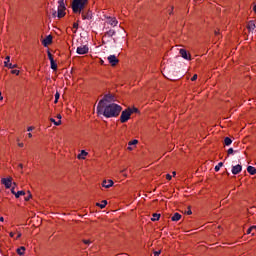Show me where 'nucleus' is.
Here are the masks:
<instances>
[{
    "label": "nucleus",
    "mask_w": 256,
    "mask_h": 256,
    "mask_svg": "<svg viewBox=\"0 0 256 256\" xmlns=\"http://www.w3.org/2000/svg\"><path fill=\"white\" fill-rule=\"evenodd\" d=\"M181 220V214L179 213H174L173 216L171 217V221L177 222Z\"/></svg>",
    "instance_id": "obj_17"
},
{
    "label": "nucleus",
    "mask_w": 256,
    "mask_h": 256,
    "mask_svg": "<svg viewBox=\"0 0 256 256\" xmlns=\"http://www.w3.org/2000/svg\"><path fill=\"white\" fill-rule=\"evenodd\" d=\"M191 81H197V74H195L192 78Z\"/></svg>",
    "instance_id": "obj_41"
},
{
    "label": "nucleus",
    "mask_w": 256,
    "mask_h": 256,
    "mask_svg": "<svg viewBox=\"0 0 256 256\" xmlns=\"http://www.w3.org/2000/svg\"><path fill=\"white\" fill-rule=\"evenodd\" d=\"M11 193H12V195H16L17 192H15V187H12Z\"/></svg>",
    "instance_id": "obj_42"
},
{
    "label": "nucleus",
    "mask_w": 256,
    "mask_h": 256,
    "mask_svg": "<svg viewBox=\"0 0 256 256\" xmlns=\"http://www.w3.org/2000/svg\"><path fill=\"white\" fill-rule=\"evenodd\" d=\"M160 217H161V214L155 213L152 215L151 221H159Z\"/></svg>",
    "instance_id": "obj_21"
},
{
    "label": "nucleus",
    "mask_w": 256,
    "mask_h": 256,
    "mask_svg": "<svg viewBox=\"0 0 256 256\" xmlns=\"http://www.w3.org/2000/svg\"><path fill=\"white\" fill-rule=\"evenodd\" d=\"M83 243H85V245H91V241L90 240H83Z\"/></svg>",
    "instance_id": "obj_37"
},
{
    "label": "nucleus",
    "mask_w": 256,
    "mask_h": 256,
    "mask_svg": "<svg viewBox=\"0 0 256 256\" xmlns=\"http://www.w3.org/2000/svg\"><path fill=\"white\" fill-rule=\"evenodd\" d=\"M97 207H100V209H105L107 207V200H103L101 203H96Z\"/></svg>",
    "instance_id": "obj_19"
},
{
    "label": "nucleus",
    "mask_w": 256,
    "mask_h": 256,
    "mask_svg": "<svg viewBox=\"0 0 256 256\" xmlns=\"http://www.w3.org/2000/svg\"><path fill=\"white\" fill-rule=\"evenodd\" d=\"M131 111V115H133V113H139V109H137L136 107L130 108Z\"/></svg>",
    "instance_id": "obj_29"
},
{
    "label": "nucleus",
    "mask_w": 256,
    "mask_h": 256,
    "mask_svg": "<svg viewBox=\"0 0 256 256\" xmlns=\"http://www.w3.org/2000/svg\"><path fill=\"white\" fill-rule=\"evenodd\" d=\"M17 67H19L17 64L11 63V67H9V69H17Z\"/></svg>",
    "instance_id": "obj_35"
},
{
    "label": "nucleus",
    "mask_w": 256,
    "mask_h": 256,
    "mask_svg": "<svg viewBox=\"0 0 256 256\" xmlns=\"http://www.w3.org/2000/svg\"><path fill=\"white\" fill-rule=\"evenodd\" d=\"M73 29H74V33H77V29H79V24L78 23H74L73 24Z\"/></svg>",
    "instance_id": "obj_30"
},
{
    "label": "nucleus",
    "mask_w": 256,
    "mask_h": 256,
    "mask_svg": "<svg viewBox=\"0 0 256 256\" xmlns=\"http://www.w3.org/2000/svg\"><path fill=\"white\" fill-rule=\"evenodd\" d=\"M33 137V134L28 133V138L31 139Z\"/></svg>",
    "instance_id": "obj_48"
},
{
    "label": "nucleus",
    "mask_w": 256,
    "mask_h": 256,
    "mask_svg": "<svg viewBox=\"0 0 256 256\" xmlns=\"http://www.w3.org/2000/svg\"><path fill=\"white\" fill-rule=\"evenodd\" d=\"M248 29H250V31H253V29H255V23L253 21H250L248 23Z\"/></svg>",
    "instance_id": "obj_23"
},
{
    "label": "nucleus",
    "mask_w": 256,
    "mask_h": 256,
    "mask_svg": "<svg viewBox=\"0 0 256 256\" xmlns=\"http://www.w3.org/2000/svg\"><path fill=\"white\" fill-rule=\"evenodd\" d=\"M193 212L191 210L187 211V215H191Z\"/></svg>",
    "instance_id": "obj_49"
},
{
    "label": "nucleus",
    "mask_w": 256,
    "mask_h": 256,
    "mask_svg": "<svg viewBox=\"0 0 256 256\" xmlns=\"http://www.w3.org/2000/svg\"><path fill=\"white\" fill-rule=\"evenodd\" d=\"M20 71L19 70H11L12 75H19Z\"/></svg>",
    "instance_id": "obj_33"
},
{
    "label": "nucleus",
    "mask_w": 256,
    "mask_h": 256,
    "mask_svg": "<svg viewBox=\"0 0 256 256\" xmlns=\"http://www.w3.org/2000/svg\"><path fill=\"white\" fill-rule=\"evenodd\" d=\"M23 195H25V191H18V192H16L15 197H16V199H19V197H21Z\"/></svg>",
    "instance_id": "obj_26"
},
{
    "label": "nucleus",
    "mask_w": 256,
    "mask_h": 256,
    "mask_svg": "<svg viewBox=\"0 0 256 256\" xmlns=\"http://www.w3.org/2000/svg\"><path fill=\"white\" fill-rule=\"evenodd\" d=\"M0 221L3 223V221H4V218H3V217H0Z\"/></svg>",
    "instance_id": "obj_53"
},
{
    "label": "nucleus",
    "mask_w": 256,
    "mask_h": 256,
    "mask_svg": "<svg viewBox=\"0 0 256 256\" xmlns=\"http://www.w3.org/2000/svg\"><path fill=\"white\" fill-rule=\"evenodd\" d=\"M137 143H139V140H132L128 142V151H133V145H137Z\"/></svg>",
    "instance_id": "obj_14"
},
{
    "label": "nucleus",
    "mask_w": 256,
    "mask_h": 256,
    "mask_svg": "<svg viewBox=\"0 0 256 256\" xmlns=\"http://www.w3.org/2000/svg\"><path fill=\"white\" fill-rule=\"evenodd\" d=\"M64 15H65V4L63 2H60L59 6H58L57 17H58V19H61V18H63Z\"/></svg>",
    "instance_id": "obj_5"
},
{
    "label": "nucleus",
    "mask_w": 256,
    "mask_h": 256,
    "mask_svg": "<svg viewBox=\"0 0 256 256\" xmlns=\"http://www.w3.org/2000/svg\"><path fill=\"white\" fill-rule=\"evenodd\" d=\"M108 23H109V25H111L112 27H117V24H118L119 22L117 21L116 18H109V19H108Z\"/></svg>",
    "instance_id": "obj_15"
},
{
    "label": "nucleus",
    "mask_w": 256,
    "mask_h": 256,
    "mask_svg": "<svg viewBox=\"0 0 256 256\" xmlns=\"http://www.w3.org/2000/svg\"><path fill=\"white\" fill-rule=\"evenodd\" d=\"M131 108H127L126 110H123L120 116V123H127L129 119H131Z\"/></svg>",
    "instance_id": "obj_3"
},
{
    "label": "nucleus",
    "mask_w": 256,
    "mask_h": 256,
    "mask_svg": "<svg viewBox=\"0 0 256 256\" xmlns=\"http://www.w3.org/2000/svg\"><path fill=\"white\" fill-rule=\"evenodd\" d=\"M255 230L256 231V226H252L247 230V234H251V231Z\"/></svg>",
    "instance_id": "obj_31"
},
{
    "label": "nucleus",
    "mask_w": 256,
    "mask_h": 256,
    "mask_svg": "<svg viewBox=\"0 0 256 256\" xmlns=\"http://www.w3.org/2000/svg\"><path fill=\"white\" fill-rule=\"evenodd\" d=\"M100 101H103V105H111V101H113V95L106 94Z\"/></svg>",
    "instance_id": "obj_8"
},
{
    "label": "nucleus",
    "mask_w": 256,
    "mask_h": 256,
    "mask_svg": "<svg viewBox=\"0 0 256 256\" xmlns=\"http://www.w3.org/2000/svg\"><path fill=\"white\" fill-rule=\"evenodd\" d=\"M1 183L2 185H5L6 189H11V185L13 184V178H2Z\"/></svg>",
    "instance_id": "obj_6"
},
{
    "label": "nucleus",
    "mask_w": 256,
    "mask_h": 256,
    "mask_svg": "<svg viewBox=\"0 0 256 256\" xmlns=\"http://www.w3.org/2000/svg\"><path fill=\"white\" fill-rule=\"evenodd\" d=\"M253 11L256 13V5L254 6Z\"/></svg>",
    "instance_id": "obj_54"
},
{
    "label": "nucleus",
    "mask_w": 256,
    "mask_h": 256,
    "mask_svg": "<svg viewBox=\"0 0 256 256\" xmlns=\"http://www.w3.org/2000/svg\"><path fill=\"white\" fill-rule=\"evenodd\" d=\"M76 53H78V55H87V53H89V46L87 45L79 46L76 50Z\"/></svg>",
    "instance_id": "obj_4"
},
{
    "label": "nucleus",
    "mask_w": 256,
    "mask_h": 256,
    "mask_svg": "<svg viewBox=\"0 0 256 256\" xmlns=\"http://www.w3.org/2000/svg\"><path fill=\"white\" fill-rule=\"evenodd\" d=\"M179 53L183 59H185L186 61H191V54L187 52V50L180 49Z\"/></svg>",
    "instance_id": "obj_7"
},
{
    "label": "nucleus",
    "mask_w": 256,
    "mask_h": 256,
    "mask_svg": "<svg viewBox=\"0 0 256 256\" xmlns=\"http://www.w3.org/2000/svg\"><path fill=\"white\" fill-rule=\"evenodd\" d=\"M50 63H51V69H53V71H57V63H55V60H52Z\"/></svg>",
    "instance_id": "obj_24"
},
{
    "label": "nucleus",
    "mask_w": 256,
    "mask_h": 256,
    "mask_svg": "<svg viewBox=\"0 0 256 256\" xmlns=\"http://www.w3.org/2000/svg\"><path fill=\"white\" fill-rule=\"evenodd\" d=\"M59 97H61V95L59 94V92H56L54 103H58L59 102Z\"/></svg>",
    "instance_id": "obj_28"
},
{
    "label": "nucleus",
    "mask_w": 256,
    "mask_h": 256,
    "mask_svg": "<svg viewBox=\"0 0 256 256\" xmlns=\"http://www.w3.org/2000/svg\"><path fill=\"white\" fill-rule=\"evenodd\" d=\"M4 67H7L8 69H9V67H11V57L10 56L5 57Z\"/></svg>",
    "instance_id": "obj_16"
},
{
    "label": "nucleus",
    "mask_w": 256,
    "mask_h": 256,
    "mask_svg": "<svg viewBox=\"0 0 256 256\" xmlns=\"http://www.w3.org/2000/svg\"><path fill=\"white\" fill-rule=\"evenodd\" d=\"M172 175H173V177H175V175H177V172H172Z\"/></svg>",
    "instance_id": "obj_51"
},
{
    "label": "nucleus",
    "mask_w": 256,
    "mask_h": 256,
    "mask_svg": "<svg viewBox=\"0 0 256 256\" xmlns=\"http://www.w3.org/2000/svg\"><path fill=\"white\" fill-rule=\"evenodd\" d=\"M51 43H53V36L48 35L43 41H42V45H44V47H49V45H51Z\"/></svg>",
    "instance_id": "obj_10"
},
{
    "label": "nucleus",
    "mask_w": 256,
    "mask_h": 256,
    "mask_svg": "<svg viewBox=\"0 0 256 256\" xmlns=\"http://www.w3.org/2000/svg\"><path fill=\"white\" fill-rule=\"evenodd\" d=\"M33 130H35V127H33V126H29V127L27 128V131H29V132H31V131H33Z\"/></svg>",
    "instance_id": "obj_38"
},
{
    "label": "nucleus",
    "mask_w": 256,
    "mask_h": 256,
    "mask_svg": "<svg viewBox=\"0 0 256 256\" xmlns=\"http://www.w3.org/2000/svg\"><path fill=\"white\" fill-rule=\"evenodd\" d=\"M18 255H25V247H20L17 249Z\"/></svg>",
    "instance_id": "obj_22"
},
{
    "label": "nucleus",
    "mask_w": 256,
    "mask_h": 256,
    "mask_svg": "<svg viewBox=\"0 0 256 256\" xmlns=\"http://www.w3.org/2000/svg\"><path fill=\"white\" fill-rule=\"evenodd\" d=\"M215 35H219V32H215Z\"/></svg>",
    "instance_id": "obj_58"
},
{
    "label": "nucleus",
    "mask_w": 256,
    "mask_h": 256,
    "mask_svg": "<svg viewBox=\"0 0 256 256\" xmlns=\"http://www.w3.org/2000/svg\"><path fill=\"white\" fill-rule=\"evenodd\" d=\"M88 0H74L72 3V9L74 13H81L85 6L87 5Z\"/></svg>",
    "instance_id": "obj_2"
},
{
    "label": "nucleus",
    "mask_w": 256,
    "mask_h": 256,
    "mask_svg": "<svg viewBox=\"0 0 256 256\" xmlns=\"http://www.w3.org/2000/svg\"><path fill=\"white\" fill-rule=\"evenodd\" d=\"M247 171L250 175H256V168L253 166H248Z\"/></svg>",
    "instance_id": "obj_18"
},
{
    "label": "nucleus",
    "mask_w": 256,
    "mask_h": 256,
    "mask_svg": "<svg viewBox=\"0 0 256 256\" xmlns=\"http://www.w3.org/2000/svg\"><path fill=\"white\" fill-rule=\"evenodd\" d=\"M52 15H53V17H57V11L53 10Z\"/></svg>",
    "instance_id": "obj_45"
},
{
    "label": "nucleus",
    "mask_w": 256,
    "mask_h": 256,
    "mask_svg": "<svg viewBox=\"0 0 256 256\" xmlns=\"http://www.w3.org/2000/svg\"><path fill=\"white\" fill-rule=\"evenodd\" d=\"M0 101H3V96L1 95V91H0Z\"/></svg>",
    "instance_id": "obj_50"
},
{
    "label": "nucleus",
    "mask_w": 256,
    "mask_h": 256,
    "mask_svg": "<svg viewBox=\"0 0 256 256\" xmlns=\"http://www.w3.org/2000/svg\"><path fill=\"white\" fill-rule=\"evenodd\" d=\"M166 179H167L168 181H171V179H172L171 174H167V175H166Z\"/></svg>",
    "instance_id": "obj_40"
},
{
    "label": "nucleus",
    "mask_w": 256,
    "mask_h": 256,
    "mask_svg": "<svg viewBox=\"0 0 256 256\" xmlns=\"http://www.w3.org/2000/svg\"><path fill=\"white\" fill-rule=\"evenodd\" d=\"M108 61L112 67H115V65H117V63H119V59L115 55L108 56Z\"/></svg>",
    "instance_id": "obj_9"
},
{
    "label": "nucleus",
    "mask_w": 256,
    "mask_h": 256,
    "mask_svg": "<svg viewBox=\"0 0 256 256\" xmlns=\"http://www.w3.org/2000/svg\"><path fill=\"white\" fill-rule=\"evenodd\" d=\"M48 59L50 60V62H51V61H55V60L53 59V55H52L51 52H49V51H48Z\"/></svg>",
    "instance_id": "obj_32"
},
{
    "label": "nucleus",
    "mask_w": 256,
    "mask_h": 256,
    "mask_svg": "<svg viewBox=\"0 0 256 256\" xmlns=\"http://www.w3.org/2000/svg\"><path fill=\"white\" fill-rule=\"evenodd\" d=\"M125 171H127V168L120 170V173H125Z\"/></svg>",
    "instance_id": "obj_46"
},
{
    "label": "nucleus",
    "mask_w": 256,
    "mask_h": 256,
    "mask_svg": "<svg viewBox=\"0 0 256 256\" xmlns=\"http://www.w3.org/2000/svg\"><path fill=\"white\" fill-rule=\"evenodd\" d=\"M51 123H54V125H56L57 127H59V125H61V120L56 121L54 118L50 119Z\"/></svg>",
    "instance_id": "obj_25"
},
{
    "label": "nucleus",
    "mask_w": 256,
    "mask_h": 256,
    "mask_svg": "<svg viewBox=\"0 0 256 256\" xmlns=\"http://www.w3.org/2000/svg\"><path fill=\"white\" fill-rule=\"evenodd\" d=\"M56 119H58V121H61V114H57Z\"/></svg>",
    "instance_id": "obj_44"
},
{
    "label": "nucleus",
    "mask_w": 256,
    "mask_h": 256,
    "mask_svg": "<svg viewBox=\"0 0 256 256\" xmlns=\"http://www.w3.org/2000/svg\"><path fill=\"white\" fill-rule=\"evenodd\" d=\"M20 169H23V164H19Z\"/></svg>",
    "instance_id": "obj_52"
},
{
    "label": "nucleus",
    "mask_w": 256,
    "mask_h": 256,
    "mask_svg": "<svg viewBox=\"0 0 256 256\" xmlns=\"http://www.w3.org/2000/svg\"><path fill=\"white\" fill-rule=\"evenodd\" d=\"M241 171H243V166H241L239 164L232 167L233 175H239V173H241Z\"/></svg>",
    "instance_id": "obj_12"
},
{
    "label": "nucleus",
    "mask_w": 256,
    "mask_h": 256,
    "mask_svg": "<svg viewBox=\"0 0 256 256\" xmlns=\"http://www.w3.org/2000/svg\"><path fill=\"white\" fill-rule=\"evenodd\" d=\"M223 167V162L218 163V165L215 166V171H219Z\"/></svg>",
    "instance_id": "obj_27"
},
{
    "label": "nucleus",
    "mask_w": 256,
    "mask_h": 256,
    "mask_svg": "<svg viewBox=\"0 0 256 256\" xmlns=\"http://www.w3.org/2000/svg\"><path fill=\"white\" fill-rule=\"evenodd\" d=\"M114 182L113 180H103L102 181V187H104V189H111V187H113Z\"/></svg>",
    "instance_id": "obj_11"
},
{
    "label": "nucleus",
    "mask_w": 256,
    "mask_h": 256,
    "mask_svg": "<svg viewBox=\"0 0 256 256\" xmlns=\"http://www.w3.org/2000/svg\"><path fill=\"white\" fill-rule=\"evenodd\" d=\"M233 153H234L233 148L228 149V155H233Z\"/></svg>",
    "instance_id": "obj_36"
},
{
    "label": "nucleus",
    "mask_w": 256,
    "mask_h": 256,
    "mask_svg": "<svg viewBox=\"0 0 256 256\" xmlns=\"http://www.w3.org/2000/svg\"><path fill=\"white\" fill-rule=\"evenodd\" d=\"M18 147H25V144H23V142H18Z\"/></svg>",
    "instance_id": "obj_43"
},
{
    "label": "nucleus",
    "mask_w": 256,
    "mask_h": 256,
    "mask_svg": "<svg viewBox=\"0 0 256 256\" xmlns=\"http://www.w3.org/2000/svg\"><path fill=\"white\" fill-rule=\"evenodd\" d=\"M83 19H86L85 15H82Z\"/></svg>",
    "instance_id": "obj_57"
},
{
    "label": "nucleus",
    "mask_w": 256,
    "mask_h": 256,
    "mask_svg": "<svg viewBox=\"0 0 256 256\" xmlns=\"http://www.w3.org/2000/svg\"><path fill=\"white\" fill-rule=\"evenodd\" d=\"M101 65H103V63H105L103 60L100 61Z\"/></svg>",
    "instance_id": "obj_55"
},
{
    "label": "nucleus",
    "mask_w": 256,
    "mask_h": 256,
    "mask_svg": "<svg viewBox=\"0 0 256 256\" xmlns=\"http://www.w3.org/2000/svg\"><path fill=\"white\" fill-rule=\"evenodd\" d=\"M254 211H256V208L255 207H252L248 210V213H253Z\"/></svg>",
    "instance_id": "obj_39"
},
{
    "label": "nucleus",
    "mask_w": 256,
    "mask_h": 256,
    "mask_svg": "<svg viewBox=\"0 0 256 256\" xmlns=\"http://www.w3.org/2000/svg\"><path fill=\"white\" fill-rule=\"evenodd\" d=\"M87 155H89L87 151L81 150V152L77 155V159L85 160L87 158Z\"/></svg>",
    "instance_id": "obj_13"
},
{
    "label": "nucleus",
    "mask_w": 256,
    "mask_h": 256,
    "mask_svg": "<svg viewBox=\"0 0 256 256\" xmlns=\"http://www.w3.org/2000/svg\"><path fill=\"white\" fill-rule=\"evenodd\" d=\"M31 197H32L31 192H28V195L25 197V201H29Z\"/></svg>",
    "instance_id": "obj_34"
},
{
    "label": "nucleus",
    "mask_w": 256,
    "mask_h": 256,
    "mask_svg": "<svg viewBox=\"0 0 256 256\" xmlns=\"http://www.w3.org/2000/svg\"><path fill=\"white\" fill-rule=\"evenodd\" d=\"M154 256H159L157 253H154Z\"/></svg>",
    "instance_id": "obj_56"
},
{
    "label": "nucleus",
    "mask_w": 256,
    "mask_h": 256,
    "mask_svg": "<svg viewBox=\"0 0 256 256\" xmlns=\"http://www.w3.org/2000/svg\"><path fill=\"white\" fill-rule=\"evenodd\" d=\"M124 177H127V174H123Z\"/></svg>",
    "instance_id": "obj_59"
},
{
    "label": "nucleus",
    "mask_w": 256,
    "mask_h": 256,
    "mask_svg": "<svg viewBox=\"0 0 256 256\" xmlns=\"http://www.w3.org/2000/svg\"><path fill=\"white\" fill-rule=\"evenodd\" d=\"M232 143H233V140H231V138L226 137V138L224 139V144H225L226 146H229V145H231Z\"/></svg>",
    "instance_id": "obj_20"
},
{
    "label": "nucleus",
    "mask_w": 256,
    "mask_h": 256,
    "mask_svg": "<svg viewBox=\"0 0 256 256\" xmlns=\"http://www.w3.org/2000/svg\"><path fill=\"white\" fill-rule=\"evenodd\" d=\"M122 107L118 104L111 103L103 105V101H99L97 106V113L98 115H104V117H107V119L113 118V117H119V114L122 111Z\"/></svg>",
    "instance_id": "obj_1"
},
{
    "label": "nucleus",
    "mask_w": 256,
    "mask_h": 256,
    "mask_svg": "<svg viewBox=\"0 0 256 256\" xmlns=\"http://www.w3.org/2000/svg\"><path fill=\"white\" fill-rule=\"evenodd\" d=\"M157 253L158 255H161V250L159 251H154V254Z\"/></svg>",
    "instance_id": "obj_47"
},
{
    "label": "nucleus",
    "mask_w": 256,
    "mask_h": 256,
    "mask_svg": "<svg viewBox=\"0 0 256 256\" xmlns=\"http://www.w3.org/2000/svg\"><path fill=\"white\" fill-rule=\"evenodd\" d=\"M17 186V184L16 183H14V187H16Z\"/></svg>",
    "instance_id": "obj_60"
},
{
    "label": "nucleus",
    "mask_w": 256,
    "mask_h": 256,
    "mask_svg": "<svg viewBox=\"0 0 256 256\" xmlns=\"http://www.w3.org/2000/svg\"><path fill=\"white\" fill-rule=\"evenodd\" d=\"M18 237H21V234H18Z\"/></svg>",
    "instance_id": "obj_61"
}]
</instances>
